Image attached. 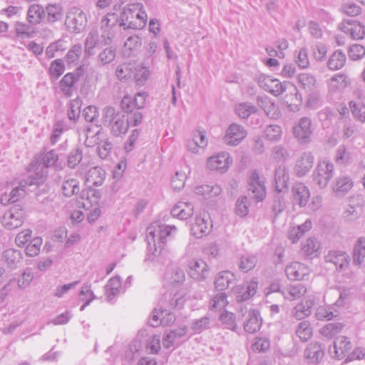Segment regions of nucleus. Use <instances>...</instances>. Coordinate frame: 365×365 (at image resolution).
<instances>
[{"label": "nucleus", "mask_w": 365, "mask_h": 365, "mask_svg": "<svg viewBox=\"0 0 365 365\" xmlns=\"http://www.w3.org/2000/svg\"><path fill=\"white\" fill-rule=\"evenodd\" d=\"M139 9H143V4H136L125 7L120 12L119 17L120 26L124 30L131 29H143V23L137 24L135 20V12Z\"/></svg>", "instance_id": "1a4fd4ad"}, {"label": "nucleus", "mask_w": 365, "mask_h": 365, "mask_svg": "<svg viewBox=\"0 0 365 365\" xmlns=\"http://www.w3.org/2000/svg\"><path fill=\"white\" fill-rule=\"evenodd\" d=\"M339 29L345 34H349L353 39H362L365 36L364 26L354 20L342 21L339 24Z\"/></svg>", "instance_id": "ddd939ff"}, {"label": "nucleus", "mask_w": 365, "mask_h": 365, "mask_svg": "<svg viewBox=\"0 0 365 365\" xmlns=\"http://www.w3.org/2000/svg\"><path fill=\"white\" fill-rule=\"evenodd\" d=\"M101 197L100 191L92 188V187H88L86 190L81 192V198L86 199L91 205L98 204Z\"/></svg>", "instance_id": "864d4df0"}, {"label": "nucleus", "mask_w": 365, "mask_h": 365, "mask_svg": "<svg viewBox=\"0 0 365 365\" xmlns=\"http://www.w3.org/2000/svg\"><path fill=\"white\" fill-rule=\"evenodd\" d=\"M334 175V165L327 160L320 161L313 173V182L320 189L325 188Z\"/></svg>", "instance_id": "6e6552de"}, {"label": "nucleus", "mask_w": 365, "mask_h": 365, "mask_svg": "<svg viewBox=\"0 0 365 365\" xmlns=\"http://www.w3.org/2000/svg\"><path fill=\"white\" fill-rule=\"evenodd\" d=\"M83 115L86 121L94 123L98 125L99 112L97 107L88 106L83 110Z\"/></svg>", "instance_id": "bf43d9fd"}, {"label": "nucleus", "mask_w": 365, "mask_h": 365, "mask_svg": "<svg viewBox=\"0 0 365 365\" xmlns=\"http://www.w3.org/2000/svg\"><path fill=\"white\" fill-rule=\"evenodd\" d=\"M307 269L299 262H293L285 269L287 277L291 280H302L307 274Z\"/></svg>", "instance_id": "cd10ccee"}, {"label": "nucleus", "mask_w": 365, "mask_h": 365, "mask_svg": "<svg viewBox=\"0 0 365 365\" xmlns=\"http://www.w3.org/2000/svg\"><path fill=\"white\" fill-rule=\"evenodd\" d=\"M235 281V275L230 271H223L217 274L215 280V288L220 291L227 289Z\"/></svg>", "instance_id": "7c9ffc66"}, {"label": "nucleus", "mask_w": 365, "mask_h": 365, "mask_svg": "<svg viewBox=\"0 0 365 365\" xmlns=\"http://www.w3.org/2000/svg\"><path fill=\"white\" fill-rule=\"evenodd\" d=\"M286 192H277L273 196L271 210L274 217H277L286 208L287 204L284 198V193Z\"/></svg>", "instance_id": "4c0bfd02"}, {"label": "nucleus", "mask_w": 365, "mask_h": 365, "mask_svg": "<svg viewBox=\"0 0 365 365\" xmlns=\"http://www.w3.org/2000/svg\"><path fill=\"white\" fill-rule=\"evenodd\" d=\"M44 10L46 11L45 19L48 23H54L63 18V8L59 4H48Z\"/></svg>", "instance_id": "c9c22d12"}, {"label": "nucleus", "mask_w": 365, "mask_h": 365, "mask_svg": "<svg viewBox=\"0 0 365 365\" xmlns=\"http://www.w3.org/2000/svg\"><path fill=\"white\" fill-rule=\"evenodd\" d=\"M238 318L243 321L244 330L248 334H254L261 328L262 319L257 309L242 307Z\"/></svg>", "instance_id": "39448f33"}, {"label": "nucleus", "mask_w": 365, "mask_h": 365, "mask_svg": "<svg viewBox=\"0 0 365 365\" xmlns=\"http://www.w3.org/2000/svg\"><path fill=\"white\" fill-rule=\"evenodd\" d=\"M293 200L300 207H304L310 197L309 190L303 183H296L292 189Z\"/></svg>", "instance_id": "aec40b11"}, {"label": "nucleus", "mask_w": 365, "mask_h": 365, "mask_svg": "<svg viewBox=\"0 0 365 365\" xmlns=\"http://www.w3.org/2000/svg\"><path fill=\"white\" fill-rule=\"evenodd\" d=\"M99 42V36L97 30H91L84 42V51L86 55L91 56L96 53L95 48Z\"/></svg>", "instance_id": "f704fd0d"}, {"label": "nucleus", "mask_w": 365, "mask_h": 365, "mask_svg": "<svg viewBox=\"0 0 365 365\" xmlns=\"http://www.w3.org/2000/svg\"><path fill=\"white\" fill-rule=\"evenodd\" d=\"M282 134V128L277 125H270L264 130V135L266 138L271 141H277L280 140Z\"/></svg>", "instance_id": "0e129e2a"}, {"label": "nucleus", "mask_w": 365, "mask_h": 365, "mask_svg": "<svg viewBox=\"0 0 365 365\" xmlns=\"http://www.w3.org/2000/svg\"><path fill=\"white\" fill-rule=\"evenodd\" d=\"M324 347L320 343H310L304 351V356L311 363H319L324 356Z\"/></svg>", "instance_id": "b1692460"}, {"label": "nucleus", "mask_w": 365, "mask_h": 365, "mask_svg": "<svg viewBox=\"0 0 365 365\" xmlns=\"http://www.w3.org/2000/svg\"><path fill=\"white\" fill-rule=\"evenodd\" d=\"M319 247V242L314 237H310L302 244V250L306 255L310 256L315 253Z\"/></svg>", "instance_id": "13d9d810"}, {"label": "nucleus", "mask_w": 365, "mask_h": 365, "mask_svg": "<svg viewBox=\"0 0 365 365\" xmlns=\"http://www.w3.org/2000/svg\"><path fill=\"white\" fill-rule=\"evenodd\" d=\"M106 177L105 170L101 167L91 168L86 174V184L88 187L100 186L103 184Z\"/></svg>", "instance_id": "5701e85b"}, {"label": "nucleus", "mask_w": 365, "mask_h": 365, "mask_svg": "<svg viewBox=\"0 0 365 365\" xmlns=\"http://www.w3.org/2000/svg\"><path fill=\"white\" fill-rule=\"evenodd\" d=\"M312 121L307 117L302 118L298 124L293 128V134L301 144H307L311 141L312 129Z\"/></svg>", "instance_id": "9b49d317"}, {"label": "nucleus", "mask_w": 365, "mask_h": 365, "mask_svg": "<svg viewBox=\"0 0 365 365\" xmlns=\"http://www.w3.org/2000/svg\"><path fill=\"white\" fill-rule=\"evenodd\" d=\"M365 258V237H359L354 247L353 262L359 265Z\"/></svg>", "instance_id": "ea45409f"}, {"label": "nucleus", "mask_w": 365, "mask_h": 365, "mask_svg": "<svg viewBox=\"0 0 365 365\" xmlns=\"http://www.w3.org/2000/svg\"><path fill=\"white\" fill-rule=\"evenodd\" d=\"M118 15L108 13L101 21V38L105 45H109L120 32V29Z\"/></svg>", "instance_id": "7ed1b4c3"}, {"label": "nucleus", "mask_w": 365, "mask_h": 365, "mask_svg": "<svg viewBox=\"0 0 365 365\" xmlns=\"http://www.w3.org/2000/svg\"><path fill=\"white\" fill-rule=\"evenodd\" d=\"M82 150L79 148H76L71 150L67 157V165L70 168H75L77 165L82 160Z\"/></svg>", "instance_id": "774afa93"}, {"label": "nucleus", "mask_w": 365, "mask_h": 365, "mask_svg": "<svg viewBox=\"0 0 365 365\" xmlns=\"http://www.w3.org/2000/svg\"><path fill=\"white\" fill-rule=\"evenodd\" d=\"M210 323V317L205 316L200 319L193 320L191 323L190 328L195 332L200 333L204 330L209 329Z\"/></svg>", "instance_id": "338daca9"}, {"label": "nucleus", "mask_w": 365, "mask_h": 365, "mask_svg": "<svg viewBox=\"0 0 365 365\" xmlns=\"http://www.w3.org/2000/svg\"><path fill=\"white\" fill-rule=\"evenodd\" d=\"M327 262L333 264L336 268L344 270L349 264V255L343 251H329L325 257Z\"/></svg>", "instance_id": "a211bd4d"}, {"label": "nucleus", "mask_w": 365, "mask_h": 365, "mask_svg": "<svg viewBox=\"0 0 365 365\" xmlns=\"http://www.w3.org/2000/svg\"><path fill=\"white\" fill-rule=\"evenodd\" d=\"M133 75H134L136 83L142 86L148 79L150 71L147 67L140 65L135 68V73L133 72Z\"/></svg>", "instance_id": "052dcab7"}, {"label": "nucleus", "mask_w": 365, "mask_h": 365, "mask_svg": "<svg viewBox=\"0 0 365 365\" xmlns=\"http://www.w3.org/2000/svg\"><path fill=\"white\" fill-rule=\"evenodd\" d=\"M187 327L186 326L170 331L163 339V345L164 348H170L174 345L175 341L185 336L187 334Z\"/></svg>", "instance_id": "c756f323"}, {"label": "nucleus", "mask_w": 365, "mask_h": 365, "mask_svg": "<svg viewBox=\"0 0 365 365\" xmlns=\"http://www.w3.org/2000/svg\"><path fill=\"white\" fill-rule=\"evenodd\" d=\"M351 83L350 78L345 74L338 73L329 79V86L331 89L344 88Z\"/></svg>", "instance_id": "c03bdc74"}, {"label": "nucleus", "mask_w": 365, "mask_h": 365, "mask_svg": "<svg viewBox=\"0 0 365 365\" xmlns=\"http://www.w3.org/2000/svg\"><path fill=\"white\" fill-rule=\"evenodd\" d=\"M25 215V210L21 205H14L3 215L1 224L8 230H14L23 225Z\"/></svg>", "instance_id": "0eeeda50"}, {"label": "nucleus", "mask_w": 365, "mask_h": 365, "mask_svg": "<svg viewBox=\"0 0 365 365\" xmlns=\"http://www.w3.org/2000/svg\"><path fill=\"white\" fill-rule=\"evenodd\" d=\"M257 108L251 103L245 102L236 106L235 113L242 119H247L248 117L257 112Z\"/></svg>", "instance_id": "79ce46f5"}, {"label": "nucleus", "mask_w": 365, "mask_h": 365, "mask_svg": "<svg viewBox=\"0 0 365 365\" xmlns=\"http://www.w3.org/2000/svg\"><path fill=\"white\" fill-rule=\"evenodd\" d=\"M46 18V11L40 4H32L27 11V20L31 24H39Z\"/></svg>", "instance_id": "393cba45"}, {"label": "nucleus", "mask_w": 365, "mask_h": 365, "mask_svg": "<svg viewBox=\"0 0 365 365\" xmlns=\"http://www.w3.org/2000/svg\"><path fill=\"white\" fill-rule=\"evenodd\" d=\"M346 55L341 50L335 51L327 61V67L331 71L341 69L346 63Z\"/></svg>", "instance_id": "473e14b6"}, {"label": "nucleus", "mask_w": 365, "mask_h": 365, "mask_svg": "<svg viewBox=\"0 0 365 365\" xmlns=\"http://www.w3.org/2000/svg\"><path fill=\"white\" fill-rule=\"evenodd\" d=\"M42 164L48 168L53 167L55 168H61V164L58 163V155L54 150H49L42 154Z\"/></svg>", "instance_id": "a18cd8bd"}, {"label": "nucleus", "mask_w": 365, "mask_h": 365, "mask_svg": "<svg viewBox=\"0 0 365 365\" xmlns=\"http://www.w3.org/2000/svg\"><path fill=\"white\" fill-rule=\"evenodd\" d=\"M81 100L78 98L71 100L69 103V108L67 111L68 118L70 120L76 122L81 114Z\"/></svg>", "instance_id": "8fccbe9b"}, {"label": "nucleus", "mask_w": 365, "mask_h": 365, "mask_svg": "<svg viewBox=\"0 0 365 365\" xmlns=\"http://www.w3.org/2000/svg\"><path fill=\"white\" fill-rule=\"evenodd\" d=\"M79 74H75L73 73H68L62 78L60 81V88L64 95L68 97L72 95L73 88L79 81Z\"/></svg>", "instance_id": "bb28decb"}, {"label": "nucleus", "mask_w": 365, "mask_h": 365, "mask_svg": "<svg viewBox=\"0 0 365 365\" xmlns=\"http://www.w3.org/2000/svg\"><path fill=\"white\" fill-rule=\"evenodd\" d=\"M114 125L110 130V133L114 136H120L122 134H125L129 128V120H127L125 115L122 113L119 115L114 122Z\"/></svg>", "instance_id": "58836bf2"}, {"label": "nucleus", "mask_w": 365, "mask_h": 365, "mask_svg": "<svg viewBox=\"0 0 365 365\" xmlns=\"http://www.w3.org/2000/svg\"><path fill=\"white\" fill-rule=\"evenodd\" d=\"M120 112L117 111L112 106H106L102 111V123L105 127H108L110 130L114 125V122L120 115Z\"/></svg>", "instance_id": "e433bc0d"}, {"label": "nucleus", "mask_w": 365, "mask_h": 365, "mask_svg": "<svg viewBox=\"0 0 365 365\" xmlns=\"http://www.w3.org/2000/svg\"><path fill=\"white\" fill-rule=\"evenodd\" d=\"M311 313V303L306 302L305 303H299L294 307L293 316L297 319H302L309 316Z\"/></svg>", "instance_id": "4d7b16f0"}, {"label": "nucleus", "mask_w": 365, "mask_h": 365, "mask_svg": "<svg viewBox=\"0 0 365 365\" xmlns=\"http://www.w3.org/2000/svg\"><path fill=\"white\" fill-rule=\"evenodd\" d=\"M257 287V282L255 280L246 282L243 287L237 286L235 289L237 294L236 296L237 301L242 302L248 300L256 294Z\"/></svg>", "instance_id": "6ab92c4d"}, {"label": "nucleus", "mask_w": 365, "mask_h": 365, "mask_svg": "<svg viewBox=\"0 0 365 365\" xmlns=\"http://www.w3.org/2000/svg\"><path fill=\"white\" fill-rule=\"evenodd\" d=\"M296 334L302 341H307L312 334V329L308 321H302L297 327Z\"/></svg>", "instance_id": "3c124183"}, {"label": "nucleus", "mask_w": 365, "mask_h": 365, "mask_svg": "<svg viewBox=\"0 0 365 365\" xmlns=\"http://www.w3.org/2000/svg\"><path fill=\"white\" fill-rule=\"evenodd\" d=\"M235 213L240 217H245L249 213V200L246 196H240L235 205Z\"/></svg>", "instance_id": "69168bd1"}, {"label": "nucleus", "mask_w": 365, "mask_h": 365, "mask_svg": "<svg viewBox=\"0 0 365 365\" xmlns=\"http://www.w3.org/2000/svg\"><path fill=\"white\" fill-rule=\"evenodd\" d=\"M314 164V156L310 152L302 153L297 160L294 170L299 177L304 176L312 168Z\"/></svg>", "instance_id": "f3484780"}, {"label": "nucleus", "mask_w": 365, "mask_h": 365, "mask_svg": "<svg viewBox=\"0 0 365 365\" xmlns=\"http://www.w3.org/2000/svg\"><path fill=\"white\" fill-rule=\"evenodd\" d=\"M220 319L227 329L237 331L239 327L235 322L236 316L234 313L225 311L220 314Z\"/></svg>", "instance_id": "09e8293b"}, {"label": "nucleus", "mask_w": 365, "mask_h": 365, "mask_svg": "<svg viewBox=\"0 0 365 365\" xmlns=\"http://www.w3.org/2000/svg\"><path fill=\"white\" fill-rule=\"evenodd\" d=\"M42 242V239L39 237L33 238L26 247V255L29 257L37 256L40 252Z\"/></svg>", "instance_id": "680f3d73"}, {"label": "nucleus", "mask_w": 365, "mask_h": 365, "mask_svg": "<svg viewBox=\"0 0 365 365\" xmlns=\"http://www.w3.org/2000/svg\"><path fill=\"white\" fill-rule=\"evenodd\" d=\"M257 262V259L254 255H243L241 257L239 268L243 272L252 270Z\"/></svg>", "instance_id": "6e6d98bb"}, {"label": "nucleus", "mask_w": 365, "mask_h": 365, "mask_svg": "<svg viewBox=\"0 0 365 365\" xmlns=\"http://www.w3.org/2000/svg\"><path fill=\"white\" fill-rule=\"evenodd\" d=\"M307 292V288L302 283H297L294 285H291L288 288V295L285 297L288 299L293 300L295 299L300 298L302 296L305 294Z\"/></svg>", "instance_id": "5fc2aeb1"}, {"label": "nucleus", "mask_w": 365, "mask_h": 365, "mask_svg": "<svg viewBox=\"0 0 365 365\" xmlns=\"http://www.w3.org/2000/svg\"><path fill=\"white\" fill-rule=\"evenodd\" d=\"M170 214L180 220H186L193 215V206L190 203L180 202L172 208Z\"/></svg>", "instance_id": "c85d7f7f"}, {"label": "nucleus", "mask_w": 365, "mask_h": 365, "mask_svg": "<svg viewBox=\"0 0 365 365\" xmlns=\"http://www.w3.org/2000/svg\"><path fill=\"white\" fill-rule=\"evenodd\" d=\"M344 324L341 322H331L324 326L321 329V334L327 337L331 338L341 331Z\"/></svg>", "instance_id": "de8ad7c7"}, {"label": "nucleus", "mask_w": 365, "mask_h": 365, "mask_svg": "<svg viewBox=\"0 0 365 365\" xmlns=\"http://www.w3.org/2000/svg\"><path fill=\"white\" fill-rule=\"evenodd\" d=\"M44 179L43 176L40 179H36L34 176H29L26 179L21 180L19 185L9 193V200H11V203L19 202L26 195V189L28 188L31 192H35L37 200L44 202L47 198L41 199V192L47 191L46 186L43 184Z\"/></svg>", "instance_id": "f03ea898"}, {"label": "nucleus", "mask_w": 365, "mask_h": 365, "mask_svg": "<svg viewBox=\"0 0 365 365\" xmlns=\"http://www.w3.org/2000/svg\"><path fill=\"white\" fill-rule=\"evenodd\" d=\"M3 260L11 269H15L21 262L22 255L19 250L8 249L3 253Z\"/></svg>", "instance_id": "2f4dec72"}, {"label": "nucleus", "mask_w": 365, "mask_h": 365, "mask_svg": "<svg viewBox=\"0 0 365 365\" xmlns=\"http://www.w3.org/2000/svg\"><path fill=\"white\" fill-rule=\"evenodd\" d=\"M248 190L258 202L263 201L266 197L264 178L260 177L256 170L252 171L250 175Z\"/></svg>", "instance_id": "9d476101"}, {"label": "nucleus", "mask_w": 365, "mask_h": 365, "mask_svg": "<svg viewBox=\"0 0 365 365\" xmlns=\"http://www.w3.org/2000/svg\"><path fill=\"white\" fill-rule=\"evenodd\" d=\"M177 228L174 225H163L154 224L147 228V240L149 251L154 247L153 255L157 256L161 253L163 245L172 238V233L175 232Z\"/></svg>", "instance_id": "f257e3e1"}, {"label": "nucleus", "mask_w": 365, "mask_h": 365, "mask_svg": "<svg viewBox=\"0 0 365 365\" xmlns=\"http://www.w3.org/2000/svg\"><path fill=\"white\" fill-rule=\"evenodd\" d=\"M257 103L270 118L277 119L280 116V110L278 106L267 96H257Z\"/></svg>", "instance_id": "412c9836"}, {"label": "nucleus", "mask_w": 365, "mask_h": 365, "mask_svg": "<svg viewBox=\"0 0 365 365\" xmlns=\"http://www.w3.org/2000/svg\"><path fill=\"white\" fill-rule=\"evenodd\" d=\"M352 348V344L346 336H341L334 341V349L336 357L339 359H343Z\"/></svg>", "instance_id": "a878e982"}, {"label": "nucleus", "mask_w": 365, "mask_h": 365, "mask_svg": "<svg viewBox=\"0 0 365 365\" xmlns=\"http://www.w3.org/2000/svg\"><path fill=\"white\" fill-rule=\"evenodd\" d=\"M212 226L209 217L196 216L195 222L191 225L190 232L197 238H202L210 233Z\"/></svg>", "instance_id": "2eb2a0df"}, {"label": "nucleus", "mask_w": 365, "mask_h": 365, "mask_svg": "<svg viewBox=\"0 0 365 365\" xmlns=\"http://www.w3.org/2000/svg\"><path fill=\"white\" fill-rule=\"evenodd\" d=\"M121 287V281L119 277H112L105 286L107 299L111 301L118 293Z\"/></svg>", "instance_id": "a19ab883"}, {"label": "nucleus", "mask_w": 365, "mask_h": 365, "mask_svg": "<svg viewBox=\"0 0 365 365\" xmlns=\"http://www.w3.org/2000/svg\"><path fill=\"white\" fill-rule=\"evenodd\" d=\"M354 182L348 176H340L336 178L333 190L336 194L344 195L348 192L353 187Z\"/></svg>", "instance_id": "72a5a7b5"}, {"label": "nucleus", "mask_w": 365, "mask_h": 365, "mask_svg": "<svg viewBox=\"0 0 365 365\" xmlns=\"http://www.w3.org/2000/svg\"><path fill=\"white\" fill-rule=\"evenodd\" d=\"M349 107L352 114L361 121H365V105L361 102L350 101Z\"/></svg>", "instance_id": "e2e57ef3"}, {"label": "nucleus", "mask_w": 365, "mask_h": 365, "mask_svg": "<svg viewBox=\"0 0 365 365\" xmlns=\"http://www.w3.org/2000/svg\"><path fill=\"white\" fill-rule=\"evenodd\" d=\"M257 83L260 88L274 96L282 95L284 91L293 92L294 91V88L289 84V81L281 82L270 76L259 75L257 77Z\"/></svg>", "instance_id": "20e7f679"}, {"label": "nucleus", "mask_w": 365, "mask_h": 365, "mask_svg": "<svg viewBox=\"0 0 365 365\" xmlns=\"http://www.w3.org/2000/svg\"><path fill=\"white\" fill-rule=\"evenodd\" d=\"M79 182L76 179H68L63 182V194L67 197H70L74 195L78 194L79 192Z\"/></svg>", "instance_id": "49530a36"}, {"label": "nucleus", "mask_w": 365, "mask_h": 365, "mask_svg": "<svg viewBox=\"0 0 365 365\" xmlns=\"http://www.w3.org/2000/svg\"><path fill=\"white\" fill-rule=\"evenodd\" d=\"M275 191L287 192L289 175L284 165H279L274 172Z\"/></svg>", "instance_id": "4be33fe9"}, {"label": "nucleus", "mask_w": 365, "mask_h": 365, "mask_svg": "<svg viewBox=\"0 0 365 365\" xmlns=\"http://www.w3.org/2000/svg\"><path fill=\"white\" fill-rule=\"evenodd\" d=\"M189 275L197 281L205 279L209 274V267L202 259H192L188 263Z\"/></svg>", "instance_id": "4468645a"}, {"label": "nucleus", "mask_w": 365, "mask_h": 365, "mask_svg": "<svg viewBox=\"0 0 365 365\" xmlns=\"http://www.w3.org/2000/svg\"><path fill=\"white\" fill-rule=\"evenodd\" d=\"M64 24L68 31L81 33L87 26V16L82 9L73 7L67 11Z\"/></svg>", "instance_id": "423d86ee"}, {"label": "nucleus", "mask_w": 365, "mask_h": 365, "mask_svg": "<svg viewBox=\"0 0 365 365\" xmlns=\"http://www.w3.org/2000/svg\"><path fill=\"white\" fill-rule=\"evenodd\" d=\"M247 135V132L243 126L233 123L227 129L224 141L229 145L236 146L246 138Z\"/></svg>", "instance_id": "f8f14e48"}, {"label": "nucleus", "mask_w": 365, "mask_h": 365, "mask_svg": "<svg viewBox=\"0 0 365 365\" xmlns=\"http://www.w3.org/2000/svg\"><path fill=\"white\" fill-rule=\"evenodd\" d=\"M232 160L227 153H221L217 155L212 156L207 160V167L212 170L225 171Z\"/></svg>", "instance_id": "dca6fc26"}, {"label": "nucleus", "mask_w": 365, "mask_h": 365, "mask_svg": "<svg viewBox=\"0 0 365 365\" xmlns=\"http://www.w3.org/2000/svg\"><path fill=\"white\" fill-rule=\"evenodd\" d=\"M165 279L173 285H180L185 280L184 271L180 268H173L165 274Z\"/></svg>", "instance_id": "37998d69"}, {"label": "nucleus", "mask_w": 365, "mask_h": 365, "mask_svg": "<svg viewBox=\"0 0 365 365\" xmlns=\"http://www.w3.org/2000/svg\"><path fill=\"white\" fill-rule=\"evenodd\" d=\"M299 86L307 92H312L315 88L316 79L312 75L307 73L300 74L298 77Z\"/></svg>", "instance_id": "603ef678"}]
</instances>
